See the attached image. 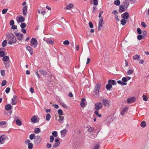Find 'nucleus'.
Returning a JSON list of instances; mask_svg holds the SVG:
<instances>
[{"instance_id": "f704fd0d", "label": "nucleus", "mask_w": 149, "mask_h": 149, "mask_svg": "<svg viewBox=\"0 0 149 149\" xmlns=\"http://www.w3.org/2000/svg\"><path fill=\"white\" fill-rule=\"evenodd\" d=\"M114 3L115 5L118 6L120 5V1L119 0H116L114 1Z\"/></svg>"}, {"instance_id": "473e14b6", "label": "nucleus", "mask_w": 149, "mask_h": 149, "mask_svg": "<svg viewBox=\"0 0 149 149\" xmlns=\"http://www.w3.org/2000/svg\"><path fill=\"white\" fill-rule=\"evenodd\" d=\"M140 126L141 127H144L146 126V122L143 121L141 122V123Z\"/></svg>"}, {"instance_id": "a211bd4d", "label": "nucleus", "mask_w": 149, "mask_h": 149, "mask_svg": "<svg viewBox=\"0 0 149 149\" xmlns=\"http://www.w3.org/2000/svg\"><path fill=\"white\" fill-rule=\"evenodd\" d=\"M125 8L123 6L122 4L120 5L119 8V10L120 12L122 13L124 12L125 10Z\"/></svg>"}, {"instance_id": "680f3d73", "label": "nucleus", "mask_w": 149, "mask_h": 149, "mask_svg": "<svg viewBox=\"0 0 149 149\" xmlns=\"http://www.w3.org/2000/svg\"><path fill=\"white\" fill-rule=\"evenodd\" d=\"M10 89L9 87L7 88L5 90V92L6 93L8 94V93H9L10 92Z\"/></svg>"}, {"instance_id": "0e129e2a", "label": "nucleus", "mask_w": 149, "mask_h": 149, "mask_svg": "<svg viewBox=\"0 0 149 149\" xmlns=\"http://www.w3.org/2000/svg\"><path fill=\"white\" fill-rule=\"evenodd\" d=\"M141 24V25L144 28L146 27L147 26V25L146 24L145 22H142Z\"/></svg>"}, {"instance_id": "c9c22d12", "label": "nucleus", "mask_w": 149, "mask_h": 149, "mask_svg": "<svg viewBox=\"0 0 149 149\" xmlns=\"http://www.w3.org/2000/svg\"><path fill=\"white\" fill-rule=\"evenodd\" d=\"M112 87V86L111 84H110L108 83L106 85V88L107 90H109Z\"/></svg>"}, {"instance_id": "6e6552de", "label": "nucleus", "mask_w": 149, "mask_h": 149, "mask_svg": "<svg viewBox=\"0 0 149 149\" xmlns=\"http://www.w3.org/2000/svg\"><path fill=\"white\" fill-rule=\"evenodd\" d=\"M122 5L127 9L129 5V2L128 0L125 1L122 4Z\"/></svg>"}, {"instance_id": "864d4df0", "label": "nucleus", "mask_w": 149, "mask_h": 149, "mask_svg": "<svg viewBox=\"0 0 149 149\" xmlns=\"http://www.w3.org/2000/svg\"><path fill=\"white\" fill-rule=\"evenodd\" d=\"M143 100L145 101H147L148 100V98L145 95H143L142 96Z\"/></svg>"}, {"instance_id": "3c124183", "label": "nucleus", "mask_w": 149, "mask_h": 149, "mask_svg": "<svg viewBox=\"0 0 149 149\" xmlns=\"http://www.w3.org/2000/svg\"><path fill=\"white\" fill-rule=\"evenodd\" d=\"M8 9H4L2 10V13L3 14H5L6 12H7V11L8 10Z\"/></svg>"}, {"instance_id": "4c0bfd02", "label": "nucleus", "mask_w": 149, "mask_h": 149, "mask_svg": "<svg viewBox=\"0 0 149 149\" xmlns=\"http://www.w3.org/2000/svg\"><path fill=\"white\" fill-rule=\"evenodd\" d=\"M36 137L35 134H31L29 136V138L31 140L33 139H34Z\"/></svg>"}, {"instance_id": "69168bd1", "label": "nucleus", "mask_w": 149, "mask_h": 149, "mask_svg": "<svg viewBox=\"0 0 149 149\" xmlns=\"http://www.w3.org/2000/svg\"><path fill=\"white\" fill-rule=\"evenodd\" d=\"M10 24L11 26H13L14 24V22L13 20H11L10 22Z\"/></svg>"}, {"instance_id": "bf43d9fd", "label": "nucleus", "mask_w": 149, "mask_h": 149, "mask_svg": "<svg viewBox=\"0 0 149 149\" xmlns=\"http://www.w3.org/2000/svg\"><path fill=\"white\" fill-rule=\"evenodd\" d=\"M147 32L146 31H143L142 32V35L143 37L146 36L147 35Z\"/></svg>"}, {"instance_id": "c03bdc74", "label": "nucleus", "mask_w": 149, "mask_h": 149, "mask_svg": "<svg viewBox=\"0 0 149 149\" xmlns=\"http://www.w3.org/2000/svg\"><path fill=\"white\" fill-rule=\"evenodd\" d=\"M26 24L25 23H22L20 24V27L22 29L24 28L26 26Z\"/></svg>"}, {"instance_id": "393cba45", "label": "nucleus", "mask_w": 149, "mask_h": 149, "mask_svg": "<svg viewBox=\"0 0 149 149\" xmlns=\"http://www.w3.org/2000/svg\"><path fill=\"white\" fill-rule=\"evenodd\" d=\"M74 7V5L72 3L69 4L66 7V10H70Z\"/></svg>"}, {"instance_id": "7c9ffc66", "label": "nucleus", "mask_w": 149, "mask_h": 149, "mask_svg": "<svg viewBox=\"0 0 149 149\" xmlns=\"http://www.w3.org/2000/svg\"><path fill=\"white\" fill-rule=\"evenodd\" d=\"M51 116L49 113H47L46 116V120L47 121H49L51 118Z\"/></svg>"}, {"instance_id": "39448f33", "label": "nucleus", "mask_w": 149, "mask_h": 149, "mask_svg": "<svg viewBox=\"0 0 149 149\" xmlns=\"http://www.w3.org/2000/svg\"><path fill=\"white\" fill-rule=\"evenodd\" d=\"M42 139L40 136H36L34 140V142L35 144H38L41 142Z\"/></svg>"}, {"instance_id": "2eb2a0df", "label": "nucleus", "mask_w": 149, "mask_h": 149, "mask_svg": "<svg viewBox=\"0 0 149 149\" xmlns=\"http://www.w3.org/2000/svg\"><path fill=\"white\" fill-rule=\"evenodd\" d=\"M27 6H25L22 8L23 14L24 16H25L27 14Z\"/></svg>"}, {"instance_id": "79ce46f5", "label": "nucleus", "mask_w": 149, "mask_h": 149, "mask_svg": "<svg viewBox=\"0 0 149 149\" xmlns=\"http://www.w3.org/2000/svg\"><path fill=\"white\" fill-rule=\"evenodd\" d=\"M117 83L121 85H126L127 84L126 83H124L123 82H122L120 80H118L117 81Z\"/></svg>"}, {"instance_id": "4468645a", "label": "nucleus", "mask_w": 149, "mask_h": 149, "mask_svg": "<svg viewBox=\"0 0 149 149\" xmlns=\"http://www.w3.org/2000/svg\"><path fill=\"white\" fill-rule=\"evenodd\" d=\"M102 102L104 106H108L109 105V101L106 99H103Z\"/></svg>"}, {"instance_id": "1a4fd4ad", "label": "nucleus", "mask_w": 149, "mask_h": 149, "mask_svg": "<svg viewBox=\"0 0 149 149\" xmlns=\"http://www.w3.org/2000/svg\"><path fill=\"white\" fill-rule=\"evenodd\" d=\"M86 104V99L85 98L82 99L81 100L80 102V105L81 107H84Z\"/></svg>"}, {"instance_id": "c756f323", "label": "nucleus", "mask_w": 149, "mask_h": 149, "mask_svg": "<svg viewBox=\"0 0 149 149\" xmlns=\"http://www.w3.org/2000/svg\"><path fill=\"white\" fill-rule=\"evenodd\" d=\"M64 120V117L59 116V119L58 120V121L61 123H62L63 122V121Z\"/></svg>"}, {"instance_id": "423d86ee", "label": "nucleus", "mask_w": 149, "mask_h": 149, "mask_svg": "<svg viewBox=\"0 0 149 149\" xmlns=\"http://www.w3.org/2000/svg\"><path fill=\"white\" fill-rule=\"evenodd\" d=\"M103 20V18H100L99 21L98 26V29L99 30H100L101 28L102 27Z\"/></svg>"}, {"instance_id": "20e7f679", "label": "nucleus", "mask_w": 149, "mask_h": 149, "mask_svg": "<svg viewBox=\"0 0 149 149\" xmlns=\"http://www.w3.org/2000/svg\"><path fill=\"white\" fill-rule=\"evenodd\" d=\"M94 109L96 110H98L101 109L102 107V103L99 102L95 103L94 104Z\"/></svg>"}, {"instance_id": "f03ea898", "label": "nucleus", "mask_w": 149, "mask_h": 149, "mask_svg": "<svg viewBox=\"0 0 149 149\" xmlns=\"http://www.w3.org/2000/svg\"><path fill=\"white\" fill-rule=\"evenodd\" d=\"M30 45L34 48H36L38 45V43L37 40L35 38H32L31 40Z\"/></svg>"}, {"instance_id": "f257e3e1", "label": "nucleus", "mask_w": 149, "mask_h": 149, "mask_svg": "<svg viewBox=\"0 0 149 149\" xmlns=\"http://www.w3.org/2000/svg\"><path fill=\"white\" fill-rule=\"evenodd\" d=\"M8 44L12 45V44L16 43V39L14 35L12 33L8 34L7 35Z\"/></svg>"}, {"instance_id": "c85d7f7f", "label": "nucleus", "mask_w": 149, "mask_h": 149, "mask_svg": "<svg viewBox=\"0 0 149 149\" xmlns=\"http://www.w3.org/2000/svg\"><path fill=\"white\" fill-rule=\"evenodd\" d=\"M9 57L8 56H5L3 57L2 60L4 62L7 61H9Z\"/></svg>"}, {"instance_id": "a19ab883", "label": "nucleus", "mask_w": 149, "mask_h": 149, "mask_svg": "<svg viewBox=\"0 0 149 149\" xmlns=\"http://www.w3.org/2000/svg\"><path fill=\"white\" fill-rule=\"evenodd\" d=\"M87 128H88L87 130V131L89 132H92L94 130V128L92 127H90L89 128L88 127Z\"/></svg>"}, {"instance_id": "774afa93", "label": "nucleus", "mask_w": 149, "mask_h": 149, "mask_svg": "<svg viewBox=\"0 0 149 149\" xmlns=\"http://www.w3.org/2000/svg\"><path fill=\"white\" fill-rule=\"evenodd\" d=\"M89 27L90 28H92L93 27V25L91 22H89Z\"/></svg>"}, {"instance_id": "6e6d98bb", "label": "nucleus", "mask_w": 149, "mask_h": 149, "mask_svg": "<svg viewBox=\"0 0 149 149\" xmlns=\"http://www.w3.org/2000/svg\"><path fill=\"white\" fill-rule=\"evenodd\" d=\"M5 55V53L3 51H0V57H2Z\"/></svg>"}, {"instance_id": "09e8293b", "label": "nucleus", "mask_w": 149, "mask_h": 149, "mask_svg": "<svg viewBox=\"0 0 149 149\" xmlns=\"http://www.w3.org/2000/svg\"><path fill=\"white\" fill-rule=\"evenodd\" d=\"M54 140V138L53 136H51L50 137V142L52 143Z\"/></svg>"}, {"instance_id": "9d476101", "label": "nucleus", "mask_w": 149, "mask_h": 149, "mask_svg": "<svg viewBox=\"0 0 149 149\" xmlns=\"http://www.w3.org/2000/svg\"><path fill=\"white\" fill-rule=\"evenodd\" d=\"M6 136L5 135H2L0 137V143L1 144H3L4 142V141L6 139Z\"/></svg>"}, {"instance_id": "58836bf2", "label": "nucleus", "mask_w": 149, "mask_h": 149, "mask_svg": "<svg viewBox=\"0 0 149 149\" xmlns=\"http://www.w3.org/2000/svg\"><path fill=\"white\" fill-rule=\"evenodd\" d=\"M121 24L124 26L125 25L126 23V21L125 19H124L121 20L120 21Z\"/></svg>"}, {"instance_id": "a18cd8bd", "label": "nucleus", "mask_w": 149, "mask_h": 149, "mask_svg": "<svg viewBox=\"0 0 149 149\" xmlns=\"http://www.w3.org/2000/svg\"><path fill=\"white\" fill-rule=\"evenodd\" d=\"M70 42L68 40H65L63 41V44L65 45H68L69 44Z\"/></svg>"}, {"instance_id": "dca6fc26", "label": "nucleus", "mask_w": 149, "mask_h": 149, "mask_svg": "<svg viewBox=\"0 0 149 149\" xmlns=\"http://www.w3.org/2000/svg\"><path fill=\"white\" fill-rule=\"evenodd\" d=\"M39 72L42 74L44 77H46L47 75V73L44 70L41 69L39 70Z\"/></svg>"}, {"instance_id": "a878e982", "label": "nucleus", "mask_w": 149, "mask_h": 149, "mask_svg": "<svg viewBox=\"0 0 149 149\" xmlns=\"http://www.w3.org/2000/svg\"><path fill=\"white\" fill-rule=\"evenodd\" d=\"M12 108V106L10 104L6 105L5 106V109L6 110H9Z\"/></svg>"}, {"instance_id": "5fc2aeb1", "label": "nucleus", "mask_w": 149, "mask_h": 149, "mask_svg": "<svg viewBox=\"0 0 149 149\" xmlns=\"http://www.w3.org/2000/svg\"><path fill=\"white\" fill-rule=\"evenodd\" d=\"M60 144V142H57L54 144L53 146L54 148H56Z\"/></svg>"}, {"instance_id": "f8f14e48", "label": "nucleus", "mask_w": 149, "mask_h": 149, "mask_svg": "<svg viewBox=\"0 0 149 149\" xmlns=\"http://www.w3.org/2000/svg\"><path fill=\"white\" fill-rule=\"evenodd\" d=\"M135 101V98L134 97H132L129 98L127 100L128 103L130 104L134 102Z\"/></svg>"}, {"instance_id": "052dcab7", "label": "nucleus", "mask_w": 149, "mask_h": 149, "mask_svg": "<svg viewBox=\"0 0 149 149\" xmlns=\"http://www.w3.org/2000/svg\"><path fill=\"white\" fill-rule=\"evenodd\" d=\"M143 36L141 35H139L137 36V39L139 40H141L143 38Z\"/></svg>"}, {"instance_id": "cd10ccee", "label": "nucleus", "mask_w": 149, "mask_h": 149, "mask_svg": "<svg viewBox=\"0 0 149 149\" xmlns=\"http://www.w3.org/2000/svg\"><path fill=\"white\" fill-rule=\"evenodd\" d=\"M140 57V55L136 54L133 56V58L134 60H139Z\"/></svg>"}, {"instance_id": "8fccbe9b", "label": "nucleus", "mask_w": 149, "mask_h": 149, "mask_svg": "<svg viewBox=\"0 0 149 149\" xmlns=\"http://www.w3.org/2000/svg\"><path fill=\"white\" fill-rule=\"evenodd\" d=\"M52 135L55 137H56L57 136V132L56 131H54L52 133Z\"/></svg>"}, {"instance_id": "49530a36", "label": "nucleus", "mask_w": 149, "mask_h": 149, "mask_svg": "<svg viewBox=\"0 0 149 149\" xmlns=\"http://www.w3.org/2000/svg\"><path fill=\"white\" fill-rule=\"evenodd\" d=\"M58 114L59 115H63V111L61 109H59L58 110Z\"/></svg>"}, {"instance_id": "72a5a7b5", "label": "nucleus", "mask_w": 149, "mask_h": 149, "mask_svg": "<svg viewBox=\"0 0 149 149\" xmlns=\"http://www.w3.org/2000/svg\"><path fill=\"white\" fill-rule=\"evenodd\" d=\"M4 63L6 67L7 68H9L10 67V64L9 63V61H4Z\"/></svg>"}, {"instance_id": "9b49d317", "label": "nucleus", "mask_w": 149, "mask_h": 149, "mask_svg": "<svg viewBox=\"0 0 149 149\" xmlns=\"http://www.w3.org/2000/svg\"><path fill=\"white\" fill-rule=\"evenodd\" d=\"M129 13L126 12L121 15V17L124 19H127L129 17Z\"/></svg>"}, {"instance_id": "7ed1b4c3", "label": "nucleus", "mask_w": 149, "mask_h": 149, "mask_svg": "<svg viewBox=\"0 0 149 149\" xmlns=\"http://www.w3.org/2000/svg\"><path fill=\"white\" fill-rule=\"evenodd\" d=\"M101 86V84L100 83L97 84L96 85L94 91L96 95H97L98 94Z\"/></svg>"}, {"instance_id": "2f4dec72", "label": "nucleus", "mask_w": 149, "mask_h": 149, "mask_svg": "<svg viewBox=\"0 0 149 149\" xmlns=\"http://www.w3.org/2000/svg\"><path fill=\"white\" fill-rule=\"evenodd\" d=\"M16 124L18 126H21L22 125L21 121L19 119H17L16 120Z\"/></svg>"}, {"instance_id": "ddd939ff", "label": "nucleus", "mask_w": 149, "mask_h": 149, "mask_svg": "<svg viewBox=\"0 0 149 149\" xmlns=\"http://www.w3.org/2000/svg\"><path fill=\"white\" fill-rule=\"evenodd\" d=\"M26 49L29 52L31 55H32L33 53V49L32 48L29 46H26Z\"/></svg>"}, {"instance_id": "de8ad7c7", "label": "nucleus", "mask_w": 149, "mask_h": 149, "mask_svg": "<svg viewBox=\"0 0 149 149\" xmlns=\"http://www.w3.org/2000/svg\"><path fill=\"white\" fill-rule=\"evenodd\" d=\"M100 148V145L99 144H96L95 145L93 149H99Z\"/></svg>"}, {"instance_id": "aec40b11", "label": "nucleus", "mask_w": 149, "mask_h": 149, "mask_svg": "<svg viewBox=\"0 0 149 149\" xmlns=\"http://www.w3.org/2000/svg\"><path fill=\"white\" fill-rule=\"evenodd\" d=\"M17 96L15 95H14L13 96V97L12 99V101L11 102V104L12 105H15L17 103V102L16 101V98Z\"/></svg>"}, {"instance_id": "b1692460", "label": "nucleus", "mask_w": 149, "mask_h": 149, "mask_svg": "<svg viewBox=\"0 0 149 149\" xmlns=\"http://www.w3.org/2000/svg\"><path fill=\"white\" fill-rule=\"evenodd\" d=\"M128 108L127 107H125L124 108L122 111L120 112L121 115L123 116L124 115L125 113L127 112L128 111Z\"/></svg>"}, {"instance_id": "0eeeda50", "label": "nucleus", "mask_w": 149, "mask_h": 149, "mask_svg": "<svg viewBox=\"0 0 149 149\" xmlns=\"http://www.w3.org/2000/svg\"><path fill=\"white\" fill-rule=\"evenodd\" d=\"M25 143L28 144V147L29 149H32L33 148V144L32 143H30V141L28 139L26 140L25 141Z\"/></svg>"}, {"instance_id": "412c9836", "label": "nucleus", "mask_w": 149, "mask_h": 149, "mask_svg": "<svg viewBox=\"0 0 149 149\" xmlns=\"http://www.w3.org/2000/svg\"><path fill=\"white\" fill-rule=\"evenodd\" d=\"M24 18L22 16H20L19 18L17 20V22L18 23L19 22L22 23L24 22Z\"/></svg>"}, {"instance_id": "ea45409f", "label": "nucleus", "mask_w": 149, "mask_h": 149, "mask_svg": "<svg viewBox=\"0 0 149 149\" xmlns=\"http://www.w3.org/2000/svg\"><path fill=\"white\" fill-rule=\"evenodd\" d=\"M7 40H4L2 43V45L3 47H4L6 46L7 45Z\"/></svg>"}, {"instance_id": "6ab92c4d", "label": "nucleus", "mask_w": 149, "mask_h": 149, "mask_svg": "<svg viewBox=\"0 0 149 149\" xmlns=\"http://www.w3.org/2000/svg\"><path fill=\"white\" fill-rule=\"evenodd\" d=\"M44 40L48 44H53L54 43V42L49 39H44Z\"/></svg>"}, {"instance_id": "e433bc0d", "label": "nucleus", "mask_w": 149, "mask_h": 149, "mask_svg": "<svg viewBox=\"0 0 149 149\" xmlns=\"http://www.w3.org/2000/svg\"><path fill=\"white\" fill-rule=\"evenodd\" d=\"M40 131V129L39 128H37L34 130V132L36 134H38Z\"/></svg>"}, {"instance_id": "bb28decb", "label": "nucleus", "mask_w": 149, "mask_h": 149, "mask_svg": "<svg viewBox=\"0 0 149 149\" xmlns=\"http://www.w3.org/2000/svg\"><path fill=\"white\" fill-rule=\"evenodd\" d=\"M37 118L35 116H33L31 119V122L33 123H35L36 122V121Z\"/></svg>"}, {"instance_id": "5701e85b", "label": "nucleus", "mask_w": 149, "mask_h": 149, "mask_svg": "<svg viewBox=\"0 0 149 149\" xmlns=\"http://www.w3.org/2000/svg\"><path fill=\"white\" fill-rule=\"evenodd\" d=\"M108 83L110 84L111 85H115L116 84V81L112 79H110L108 81Z\"/></svg>"}, {"instance_id": "4d7b16f0", "label": "nucleus", "mask_w": 149, "mask_h": 149, "mask_svg": "<svg viewBox=\"0 0 149 149\" xmlns=\"http://www.w3.org/2000/svg\"><path fill=\"white\" fill-rule=\"evenodd\" d=\"M93 4L95 6H97L98 5V0H93Z\"/></svg>"}, {"instance_id": "338daca9", "label": "nucleus", "mask_w": 149, "mask_h": 149, "mask_svg": "<svg viewBox=\"0 0 149 149\" xmlns=\"http://www.w3.org/2000/svg\"><path fill=\"white\" fill-rule=\"evenodd\" d=\"M122 80L123 81V82L124 83H126V82L127 81V79L125 77H123L122 79Z\"/></svg>"}, {"instance_id": "4be33fe9", "label": "nucleus", "mask_w": 149, "mask_h": 149, "mask_svg": "<svg viewBox=\"0 0 149 149\" xmlns=\"http://www.w3.org/2000/svg\"><path fill=\"white\" fill-rule=\"evenodd\" d=\"M17 38V39L19 40H22V39L23 38V34L22 33H20L19 34H18L17 35V36H16Z\"/></svg>"}, {"instance_id": "37998d69", "label": "nucleus", "mask_w": 149, "mask_h": 149, "mask_svg": "<svg viewBox=\"0 0 149 149\" xmlns=\"http://www.w3.org/2000/svg\"><path fill=\"white\" fill-rule=\"evenodd\" d=\"M134 72V71L132 70H129L127 72V75H130L131 74H132Z\"/></svg>"}, {"instance_id": "13d9d810", "label": "nucleus", "mask_w": 149, "mask_h": 149, "mask_svg": "<svg viewBox=\"0 0 149 149\" xmlns=\"http://www.w3.org/2000/svg\"><path fill=\"white\" fill-rule=\"evenodd\" d=\"M1 74L3 76H4L5 75V71L4 70H1L0 71Z\"/></svg>"}, {"instance_id": "e2e57ef3", "label": "nucleus", "mask_w": 149, "mask_h": 149, "mask_svg": "<svg viewBox=\"0 0 149 149\" xmlns=\"http://www.w3.org/2000/svg\"><path fill=\"white\" fill-rule=\"evenodd\" d=\"M7 83L6 81V80H3L2 82V86H5Z\"/></svg>"}, {"instance_id": "603ef678", "label": "nucleus", "mask_w": 149, "mask_h": 149, "mask_svg": "<svg viewBox=\"0 0 149 149\" xmlns=\"http://www.w3.org/2000/svg\"><path fill=\"white\" fill-rule=\"evenodd\" d=\"M137 32L139 34H141L142 33V31L139 28H138L137 29Z\"/></svg>"}, {"instance_id": "f3484780", "label": "nucleus", "mask_w": 149, "mask_h": 149, "mask_svg": "<svg viewBox=\"0 0 149 149\" xmlns=\"http://www.w3.org/2000/svg\"><path fill=\"white\" fill-rule=\"evenodd\" d=\"M67 130L66 129H63L61 130L60 132L61 136L64 137L66 134Z\"/></svg>"}]
</instances>
